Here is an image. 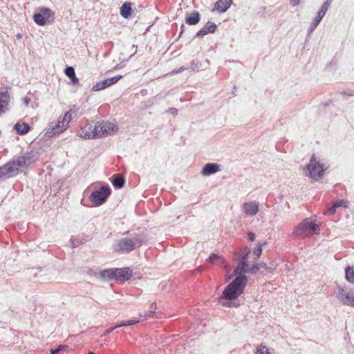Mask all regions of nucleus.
Instances as JSON below:
<instances>
[{"label": "nucleus", "instance_id": "nucleus-1", "mask_svg": "<svg viewBox=\"0 0 354 354\" xmlns=\"http://www.w3.org/2000/svg\"><path fill=\"white\" fill-rule=\"evenodd\" d=\"M237 264L234 270L236 277L225 288L219 297L218 303L224 307H238L236 301L244 292L248 283L246 273L248 269V261H236Z\"/></svg>", "mask_w": 354, "mask_h": 354}, {"label": "nucleus", "instance_id": "nucleus-2", "mask_svg": "<svg viewBox=\"0 0 354 354\" xmlns=\"http://www.w3.org/2000/svg\"><path fill=\"white\" fill-rule=\"evenodd\" d=\"M319 233L320 225L317 223L316 216H310L304 218L293 229L292 235L295 238L304 239Z\"/></svg>", "mask_w": 354, "mask_h": 354}, {"label": "nucleus", "instance_id": "nucleus-3", "mask_svg": "<svg viewBox=\"0 0 354 354\" xmlns=\"http://www.w3.org/2000/svg\"><path fill=\"white\" fill-rule=\"evenodd\" d=\"M133 276L129 267L112 268L100 271V277L104 281H127Z\"/></svg>", "mask_w": 354, "mask_h": 354}, {"label": "nucleus", "instance_id": "nucleus-4", "mask_svg": "<svg viewBox=\"0 0 354 354\" xmlns=\"http://www.w3.org/2000/svg\"><path fill=\"white\" fill-rule=\"evenodd\" d=\"M305 169L308 171L307 176L315 180L321 179L326 170L324 165L320 163L319 161L317 160L315 154L312 155L310 162L306 165Z\"/></svg>", "mask_w": 354, "mask_h": 354}, {"label": "nucleus", "instance_id": "nucleus-5", "mask_svg": "<svg viewBox=\"0 0 354 354\" xmlns=\"http://www.w3.org/2000/svg\"><path fill=\"white\" fill-rule=\"evenodd\" d=\"M111 194V187L108 185H104L91 192L89 196V200L93 207H98L106 202Z\"/></svg>", "mask_w": 354, "mask_h": 354}, {"label": "nucleus", "instance_id": "nucleus-6", "mask_svg": "<svg viewBox=\"0 0 354 354\" xmlns=\"http://www.w3.org/2000/svg\"><path fill=\"white\" fill-rule=\"evenodd\" d=\"M32 18L37 25L44 26L48 22L53 21L55 17L54 13L49 8L41 7L34 13Z\"/></svg>", "mask_w": 354, "mask_h": 354}, {"label": "nucleus", "instance_id": "nucleus-7", "mask_svg": "<svg viewBox=\"0 0 354 354\" xmlns=\"http://www.w3.org/2000/svg\"><path fill=\"white\" fill-rule=\"evenodd\" d=\"M22 166V161L19 157L17 160H12L0 167V178H10L16 176Z\"/></svg>", "mask_w": 354, "mask_h": 354}, {"label": "nucleus", "instance_id": "nucleus-8", "mask_svg": "<svg viewBox=\"0 0 354 354\" xmlns=\"http://www.w3.org/2000/svg\"><path fill=\"white\" fill-rule=\"evenodd\" d=\"M48 126L45 133V137L47 138L59 135L68 129V125L64 124V119H58L56 122H51Z\"/></svg>", "mask_w": 354, "mask_h": 354}, {"label": "nucleus", "instance_id": "nucleus-9", "mask_svg": "<svg viewBox=\"0 0 354 354\" xmlns=\"http://www.w3.org/2000/svg\"><path fill=\"white\" fill-rule=\"evenodd\" d=\"M122 77L123 75H118L97 82L92 86L91 91L95 92L102 91L117 83L120 79L122 78Z\"/></svg>", "mask_w": 354, "mask_h": 354}, {"label": "nucleus", "instance_id": "nucleus-10", "mask_svg": "<svg viewBox=\"0 0 354 354\" xmlns=\"http://www.w3.org/2000/svg\"><path fill=\"white\" fill-rule=\"evenodd\" d=\"M337 298L343 305L354 308V290L345 292L343 288L339 287Z\"/></svg>", "mask_w": 354, "mask_h": 354}, {"label": "nucleus", "instance_id": "nucleus-11", "mask_svg": "<svg viewBox=\"0 0 354 354\" xmlns=\"http://www.w3.org/2000/svg\"><path fill=\"white\" fill-rule=\"evenodd\" d=\"M243 211L249 216H253L257 214L259 211V203L256 201L245 202L242 205Z\"/></svg>", "mask_w": 354, "mask_h": 354}, {"label": "nucleus", "instance_id": "nucleus-12", "mask_svg": "<svg viewBox=\"0 0 354 354\" xmlns=\"http://www.w3.org/2000/svg\"><path fill=\"white\" fill-rule=\"evenodd\" d=\"M328 10L325 8V6H321L317 13V16L314 19L313 21L311 23L310 26L308 29V35H309L311 32H313L317 26L320 24L323 17L326 15Z\"/></svg>", "mask_w": 354, "mask_h": 354}, {"label": "nucleus", "instance_id": "nucleus-13", "mask_svg": "<svg viewBox=\"0 0 354 354\" xmlns=\"http://www.w3.org/2000/svg\"><path fill=\"white\" fill-rule=\"evenodd\" d=\"M216 30L217 25L214 22L208 21L202 28L196 32V37H203L207 34L215 32Z\"/></svg>", "mask_w": 354, "mask_h": 354}, {"label": "nucleus", "instance_id": "nucleus-14", "mask_svg": "<svg viewBox=\"0 0 354 354\" xmlns=\"http://www.w3.org/2000/svg\"><path fill=\"white\" fill-rule=\"evenodd\" d=\"M119 250L124 252H129L133 251L136 246L133 243V240L131 238H123L118 243Z\"/></svg>", "mask_w": 354, "mask_h": 354}, {"label": "nucleus", "instance_id": "nucleus-15", "mask_svg": "<svg viewBox=\"0 0 354 354\" xmlns=\"http://www.w3.org/2000/svg\"><path fill=\"white\" fill-rule=\"evenodd\" d=\"M220 167L217 163L208 162L203 166L201 173L204 176H209L219 171Z\"/></svg>", "mask_w": 354, "mask_h": 354}, {"label": "nucleus", "instance_id": "nucleus-16", "mask_svg": "<svg viewBox=\"0 0 354 354\" xmlns=\"http://www.w3.org/2000/svg\"><path fill=\"white\" fill-rule=\"evenodd\" d=\"M201 18V15L198 10H192V12L186 14L185 22L187 25L194 26L200 22Z\"/></svg>", "mask_w": 354, "mask_h": 354}, {"label": "nucleus", "instance_id": "nucleus-17", "mask_svg": "<svg viewBox=\"0 0 354 354\" xmlns=\"http://www.w3.org/2000/svg\"><path fill=\"white\" fill-rule=\"evenodd\" d=\"M133 3L130 1H125L120 8V14L124 19H129L133 16Z\"/></svg>", "mask_w": 354, "mask_h": 354}, {"label": "nucleus", "instance_id": "nucleus-18", "mask_svg": "<svg viewBox=\"0 0 354 354\" xmlns=\"http://www.w3.org/2000/svg\"><path fill=\"white\" fill-rule=\"evenodd\" d=\"M10 95L7 91L0 93V115L8 109Z\"/></svg>", "mask_w": 354, "mask_h": 354}, {"label": "nucleus", "instance_id": "nucleus-19", "mask_svg": "<svg viewBox=\"0 0 354 354\" xmlns=\"http://www.w3.org/2000/svg\"><path fill=\"white\" fill-rule=\"evenodd\" d=\"M233 3V0H218L214 4V9L220 13L226 12Z\"/></svg>", "mask_w": 354, "mask_h": 354}, {"label": "nucleus", "instance_id": "nucleus-20", "mask_svg": "<svg viewBox=\"0 0 354 354\" xmlns=\"http://www.w3.org/2000/svg\"><path fill=\"white\" fill-rule=\"evenodd\" d=\"M37 158V151H31L24 154V169L27 168L30 164L35 162Z\"/></svg>", "mask_w": 354, "mask_h": 354}, {"label": "nucleus", "instance_id": "nucleus-21", "mask_svg": "<svg viewBox=\"0 0 354 354\" xmlns=\"http://www.w3.org/2000/svg\"><path fill=\"white\" fill-rule=\"evenodd\" d=\"M111 182L115 188L121 189L124 186L126 180L120 174H115L112 176Z\"/></svg>", "mask_w": 354, "mask_h": 354}, {"label": "nucleus", "instance_id": "nucleus-22", "mask_svg": "<svg viewBox=\"0 0 354 354\" xmlns=\"http://www.w3.org/2000/svg\"><path fill=\"white\" fill-rule=\"evenodd\" d=\"M131 239L136 247H140L142 244L147 243L148 236L145 233H139L133 234Z\"/></svg>", "mask_w": 354, "mask_h": 354}, {"label": "nucleus", "instance_id": "nucleus-23", "mask_svg": "<svg viewBox=\"0 0 354 354\" xmlns=\"http://www.w3.org/2000/svg\"><path fill=\"white\" fill-rule=\"evenodd\" d=\"M64 73L71 80V82L73 85H75L78 83L79 79L75 75L74 67L67 66L64 68Z\"/></svg>", "mask_w": 354, "mask_h": 354}, {"label": "nucleus", "instance_id": "nucleus-24", "mask_svg": "<svg viewBox=\"0 0 354 354\" xmlns=\"http://www.w3.org/2000/svg\"><path fill=\"white\" fill-rule=\"evenodd\" d=\"M207 261L210 263L217 262L220 266L223 267L227 266L225 259L222 257V256H220L218 254L212 253L209 256Z\"/></svg>", "mask_w": 354, "mask_h": 354}, {"label": "nucleus", "instance_id": "nucleus-25", "mask_svg": "<svg viewBox=\"0 0 354 354\" xmlns=\"http://www.w3.org/2000/svg\"><path fill=\"white\" fill-rule=\"evenodd\" d=\"M250 252V248L248 247H245L241 254H239L238 252H235L234 255L238 256L237 259H236L235 261H248V257Z\"/></svg>", "mask_w": 354, "mask_h": 354}, {"label": "nucleus", "instance_id": "nucleus-26", "mask_svg": "<svg viewBox=\"0 0 354 354\" xmlns=\"http://www.w3.org/2000/svg\"><path fill=\"white\" fill-rule=\"evenodd\" d=\"M345 278L351 283H354V267L347 266L345 269Z\"/></svg>", "mask_w": 354, "mask_h": 354}, {"label": "nucleus", "instance_id": "nucleus-27", "mask_svg": "<svg viewBox=\"0 0 354 354\" xmlns=\"http://www.w3.org/2000/svg\"><path fill=\"white\" fill-rule=\"evenodd\" d=\"M86 239L84 235L79 236L77 237H71L70 239V242L71 243V246L75 248L78 247L79 245L83 244L86 241Z\"/></svg>", "mask_w": 354, "mask_h": 354}, {"label": "nucleus", "instance_id": "nucleus-28", "mask_svg": "<svg viewBox=\"0 0 354 354\" xmlns=\"http://www.w3.org/2000/svg\"><path fill=\"white\" fill-rule=\"evenodd\" d=\"M104 127L106 128L108 135L111 134V133H115L118 130V126L109 121L104 122Z\"/></svg>", "mask_w": 354, "mask_h": 354}, {"label": "nucleus", "instance_id": "nucleus-29", "mask_svg": "<svg viewBox=\"0 0 354 354\" xmlns=\"http://www.w3.org/2000/svg\"><path fill=\"white\" fill-rule=\"evenodd\" d=\"M266 244V241L259 242L257 245L254 248L253 254H254V255L256 256V258H255L256 260H257L260 257V256L262 253V250H263L262 248Z\"/></svg>", "mask_w": 354, "mask_h": 354}, {"label": "nucleus", "instance_id": "nucleus-30", "mask_svg": "<svg viewBox=\"0 0 354 354\" xmlns=\"http://www.w3.org/2000/svg\"><path fill=\"white\" fill-rule=\"evenodd\" d=\"M77 136H79L80 137H81L85 140L93 139V137L91 136V132L88 133V131L86 130L84 127L80 129V130L77 133Z\"/></svg>", "mask_w": 354, "mask_h": 354}, {"label": "nucleus", "instance_id": "nucleus-31", "mask_svg": "<svg viewBox=\"0 0 354 354\" xmlns=\"http://www.w3.org/2000/svg\"><path fill=\"white\" fill-rule=\"evenodd\" d=\"M93 131L91 132V136L93 137V139H97L99 138L100 134V129H99V122H96L93 123Z\"/></svg>", "mask_w": 354, "mask_h": 354}, {"label": "nucleus", "instance_id": "nucleus-32", "mask_svg": "<svg viewBox=\"0 0 354 354\" xmlns=\"http://www.w3.org/2000/svg\"><path fill=\"white\" fill-rule=\"evenodd\" d=\"M337 209V207L333 203L332 205H328L326 209L324 212V215H333Z\"/></svg>", "mask_w": 354, "mask_h": 354}, {"label": "nucleus", "instance_id": "nucleus-33", "mask_svg": "<svg viewBox=\"0 0 354 354\" xmlns=\"http://www.w3.org/2000/svg\"><path fill=\"white\" fill-rule=\"evenodd\" d=\"M67 348L66 345H59L56 348L50 349L49 354H59L61 351H66Z\"/></svg>", "mask_w": 354, "mask_h": 354}, {"label": "nucleus", "instance_id": "nucleus-34", "mask_svg": "<svg viewBox=\"0 0 354 354\" xmlns=\"http://www.w3.org/2000/svg\"><path fill=\"white\" fill-rule=\"evenodd\" d=\"M99 129H100V135H99V138L108 136L107 131L104 127V121L99 122Z\"/></svg>", "mask_w": 354, "mask_h": 354}, {"label": "nucleus", "instance_id": "nucleus-35", "mask_svg": "<svg viewBox=\"0 0 354 354\" xmlns=\"http://www.w3.org/2000/svg\"><path fill=\"white\" fill-rule=\"evenodd\" d=\"M202 66V64L201 62H199L198 60L197 59H193L192 62H191V66H190V69L192 71H198L199 68Z\"/></svg>", "mask_w": 354, "mask_h": 354}, {"label": "nucleus", "instance_id": "nucleus-36", "mask_svg": "<svg viewBox=\"0 0 354 354\" xmlns=\"http://www.w3.org/2000/svg\"><path fill=\"white\" fill-rule=\"evenodd\" d=\"M255 354H270L269 350L266 346L261 344L259 347L257 348Z\"/></svg>", "mask_w": 354, "mask_h": 354}, {"label": "nucleus", "instance_id": "nucleus-37", "mask_svg": "<svg viewBox=\"0 0 354 354\" xmlns=\"http://www.w3.org/2000/svg\"><path fill=\"white\" fill-rule=\"evenodd\" d=\"M72 109H70L69 111H66L64 115L63 118H59L58 119H64V124H67L68 126V123L71 120V113H72Z\"/></svg>", "mask_w": 354, "mask_h": 354}, {"label": "nucleus", "instance_id": "nucleus-38", "mask_svg": "<svg viewBox=\"0 0 354 354\" xmlns=\"http://www.w3.org/2000/svg\"><path fill=\"white\" fill-rule=\"evenodd\" d=\"M138 322V320H133V319H129L122 321L120 324H118V326L122 327V326H131L136 324Z\"/></svg>", "mask_w": 354, "mask_h": 354}, {"label": "nucleus", "instance_id": "nucleus-39", "mask_svg": "<svg viewBox=\"0 0 354 354\" xmlns=\"http://www.w3.org/2000/svg\"><path fill=\"white\" fill-rule=\"evenodd\" d=\"M156 309V305L155 303H153L150 305L149 309L148 311L145 313V316L149 317H152L153 314L155 313Z\"/></svg>", "mask_w": 354, "mask_h": 354}, {"label": "nucleus", "instance_id": "nucleus-40", "mask_svg": "<svg viewBox=\"0 0 354 354\" xmlns=\"http://www.w3.org/2000/svg\"><path fill=\"white\" fill-rule=\"evenodd\" d=\"M259 268L258 263L253 264L251 267H248V272L251 274H255L259 270Z\"/></svg>", "mask_w": 354, "mask_h": 354}, {"label": "nucleus", "instance_id": "nucleus-41", "mask_svg": "<svg viewBox=\"0 0 354 354\" xmlns=\"http://www.w3.org/2000/svg\"><path fill=\"white\" fill-rule=\"evenodd\" d=\"M334 203L336 205L337 208L339 207H343L344 208L348 207L347 201L344 200H337L334 201Z\"/></svg>", "mask_w": 354, "mask_h": 354}, {"label": "nucleus", "instance_id": "nucleus-42", "mask_svg": "<svg viewBox=\"0 0 354 354\" xmlns=\"http://www.w3.org/2000/svg\"><path fill=\"white\" fill-rule=\"evenodd\" d=\"M62 185L63 183L60 181H57V183H54L53 185V189L54 192H59L61 189Z\"/></svg>", "mask_w": 354, "mask_h": 354}, {"label": "nucleus", "instance_id": "nucleus-43", "mask_svg": "<svg viewBox=\"0 0 354 354\" xmlns=\"http://www.w3.org/2000/svg\"><path fill=\"white\" fill-rule=\"evenodd\" d=\"M30 129V126L28 123L24 122V135L28 133Z\"/></svg>", "mask_w": 354, "mask_h": 354}, {"label": "nucleus", "instance_id": "nucleus-44", "mask_svg": "<svg viewBox=\"0 0 354 354\" xmlns=\"http://www.w3.org/2000/svg\"><path fill=\"white\" fill-rule=\"evenodd\" d=\"M15 129L17 131L19 135H22L21 125L20 124V123H17L15 125Z\"/></svg>", "mask_w": 354, "mask_h": 354}, {"label": "nucleus", "instance_id": "nucleus-45", "mask_svg": "<svg viewBox=\"0 0 354 354\" xmlns=\"http://www.w3.org/2000/svg\"><path fill=\"white\" fill-rule=\"evenodd\" d=\"M167 112L176 116L178 114V110L176 108L171 107L167 110Z\"/></svg>", "mask_w": 354, "mask_h": 354}, {"label": "nucleus", "instance_id": "nucleus-46", "mask_svg": "<svg viewBox=\"0 0 354 354\" xmlns=\"http://www.w3.org/2000/svg\"><path fill=\"white\" fill-rule=\"evenodd\" d=\"M118 328H120V326H118V325L117 326H115L113 327H110L109 328H107L106 330H105V333H104V335H108L111 333H112L115 329Z\"/></svg>", "mask_w": 354, "mask_h": 354}, {"label": "nucleus", "instance_id": "nucleus-47", "mask_svg": "<svg viewBox=\"0 0 354 354\" xmlns=\"http://www.w3.org/2000/svg\"><path fill=\"white\" fill-rule=\"evenodd\" d=\"M248 239L251 241H254L255 240V234L252 232H248Z\"/></svg>", "mask_w": 354, "mask_h": 354}, {"label": "nucleus", "instance_id": "nucleus-48", "mask_svg": "<svg viewBox=\"0 0 354 354\" xmlns=\"http://www.w3.org/2000/svg\"><path fill=\"white\" fill-rule=\"evenodd\" d=\"M93 123H94V122H92L90 124H87L84 128L86 129V130L88 131V133H91L93 131Z\"/></svg>", "mask_w": 354, "mask_h": 354}, {"label": "nucleus", "instance_id": "nucleus-49", "mask_svg": "<svg viewBox=\"0 0 354 354\" xmlns=\"http://www.w3.org/2000/svg\"><path fill=\"white\" fill-rule=\"evenodd\" d=\"M332 1L333 0H326L324 2L322 6H325V8L326 10H328V8L330 7V5L331 4Z\"/></svg>", "mask_w": 354, "mask_h": 354}, {"label": "nucleus", "instance_id": "nucleus-50", "mask_svg": "<svg viewBox=\"0 0 354 354\" xmlns=\"http://www.w3.org/2000/svg\"><path fill=\"white\" fill-rule=\"evenodd\" d=\"M34 270V269H28L27 271H26V275H30L31 274H33L34 277H37V272H32Z\"/></svg>", "mask_w": 354, "mask_h": 354}, {"label": "nucleus", "instance_id": "nucleus-51", "mask_svg": "<svg viewBox=\"0 0 354 354\" xmlns=\"http://www.w3.org/2000/svg\"><path fill=\"white\" fill-rule=\"evenodd\" d=\"M290 3L293 7H295L299 4V0H290Z\"/></svg>", "mask_w": 354, "mask_h": 354}, {"label": "nucleus", "instance_id": "nucleus-52", "mask_svg": "<svg viewBox=\"0 0 354 354\" xmlns=\"http://www.w3.org/2000/svg\"><path fill=\"white\" fill-rule=\"evenodd\" d=\"M258 266H259V269H261V268L266 269L267 264L266 263L261 261V262L258 263Z\"/></svg>", "mask_w": 354, "mask_h": 354}, {"label": "nucleus", "instance_id": "nucleus-53", "mask_svg": "<svg viewBox=\"0 0 354 354\" xmlns=\"http://www.w3.org/2000/svg\"><path fill=\"white\" fill-rule=\"evenodd\" d=\"M30 100L29 97H24V104H26V105H28L29 102H30Z\"/></svg>", "mask_w": 354, "mask_h": 354}, {"label": "nucleus", "instance_id": "nucleus-54", "mask_svg": "<svg viewBox=\"0 0 354 354\" xmlns=\"http://www.w3.org/2000/svg\"><path fill=\"white\" fill-rule=\"evenodd\" d=\"M184 31H185V26H184V24H182L180 26V31L178 37H181V35H183Z\"/></svg>", "mask_w": 354, "mask_h": 354}, {"label": "nucleus", "instance_id": "nucleus-55", "mask_svg": "<svg viewBox=\"0 0 354 354\" xmlns=\"http://www.w3.org/2000/svg\"><path fill=\"white\" fill-rule=\"evenodd\" d=\"M266 270H267L268 272L272 273L274 270V268H272V266H267Z\"/></svg>", "mask_w": 354, "mask_h": 354}, {"label": "nucleus", "instance_id": "nucleus-56", "mask_svg": "<svg viewBox=\"0 0 354 354\" xmlns=\"http://www.w3.org/2000/svg\"><path fill=\"white\" fill-rule=\"evenodd\" d=\"M186 68H184L183 66L180 67L176 73H181L183 71H184Z\"/></svg>", "mask_w": 354, "mask_h": 354}, {"label": "nucleus", "instance_id": "nucleus-57", "mask_svg": "<svg viewBox=\"0 0 354 354\" xmlns=\"http://www.w3.org/2000/svg\"><path fill=\"white\" fill-rule=\"evenodd\" d=\"M151 26H152V25H149V26L147 27V28L146 29L145 32H147V31H149V29H150V28H151Z\"/></svg>", "mask_w": 354, "mask_h": 354}, {"label": "nucleus", "instance_id": "nucleus-58", "mask_svg": "<svg viewBox=\"0 0 354 354\" xmlns=\"http://www.w3.org/2000/svg\"><path fill=\"white\" fill-rule=\"evenodd\" d=\"M205 62H206V63H207V64H209V59H205Z\"/></svg>", "mask_w": 354, "mask_h": 354}, {"label": "nucleus", "instance_id": "nucleus-59", "mask_svg": "<svg viewBox=\"0 0 354 354\" xmlns=\"http://www.w3.org/2000/svg\"><path fill=\"white\" fill-rule=\"evenodd\" d=\"M232 277V275H230V276L227 277V280L228 281V280H229L230 279H231Z\"/></svg>", "mask_w": 354, "mask_h": 354}]
</instances>
